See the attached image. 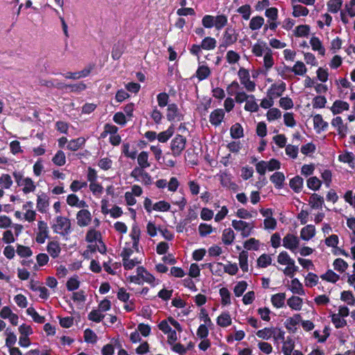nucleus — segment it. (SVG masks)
Returning a JSON list of instances; mask_svg holds the SVG:
<instances>
[{
	"mask_svg": "<svg viewBox=\"0 0 355 355\" xmlns=\"http://www.w3.org/2000/svg\"><path fill=\"white\" fill-rule=\"evenodd\" d=\"M101 311L98 310H92L89 314H88V320L95 322H100L102 321V320L104 318L105 315L100 312Z\"/></svg>",
	"mask_w": 355,
	"mask_h": 355,
	"instance_id": "nucleus-61",
	"label": "nucleus"
},
{
	"mask_svg": "<svg viewBox=\"0 0 355 355\" xmlns=\"http://www.w3.org/2000/svg\"><path fill=\"white\" fill-rule=\"evenodd\" d=\"M55 232H58V230H62L59 232L62 236H67L71 232V221L68 218L63 216L56 217V224L52 226Z\"/></svg>",
	"mask_w": 355,
	"mask_h": 355,
	"instance_id": "nucleus-1",
	"label": "nucleus"
},
{
	"mask_svg": "<svg viewBox=\"0 0 355 355\" xmlns=\"http://www.w3.org/2000/svg\"><path fill=\"white\" fill-rule=\"evenodd\" d=\"M315 234V226L313 225H308L304 227L300 232V237L304 241H309L312 239Z\"/></svg>",
	"mask_w": 355,
	"mask_h": 355,
	"instance_id": "nucleus-14",
	"label": "nucleus"
},
{
	"mask_svg": "<svg viewBox=\"0 0 355 355\" xmlns=\"http://www.w3.org/2000/svg\"><path fill=\"white\" fill-rule=\"evenodd\" d=\"M236 12L242 15L243 19L248 20L251 15V7L249 4H245L239 7Z\"/></svg>",
	"mask_w": 355,
	"mask_h": 355,
	"instance_id": "nucleus-57",
	"label": "nucleus"
},
{
	"mask_svg": "<svg viewBox=\"0 0 355 355\" xmlns=\"http://www.w3.org/2000/svg\"><path fill=\"white\" fill-rule=\"evenodd\" d=\"M235 238L234 232L231 228L225 229L222 235V241L225 245L232 243Z\"/></svg>",
	"mask_w": 355,
	"mask_h": 355,
	"instance_id": "nucleus-35",
	"label": "nucleus"
},
{
	"mask_svg": "<svg viewBox=\"0 0 355 355\" xmlns=\"http://www.w3.org/2000/svg\"><path fill=\"white\" fill-rule=\"evenodd\" d=\"M313 126L316 132L320 133L327 128L328 123L323 120L321 114H317L313 116Z\"/></svg>",
	"mask_w": 355,
	"mask_h": 355,
	"instance_id": "nucleus-13",
	"label": "nucleus"
},
{
	"mask_svg": "<svg viewBox=\"0 0 355 355\" xmlns=\"http://www.w3.org/2000/svg\"><path fill=\"white\" fill-rule=\"evenodd\" d=\"M340 300L346 302L348 305L355 304V297L351 291H344L340 294Z\"/></svg>",
	"mask_w": 355,
	"mask_h": 355,
	"instance_id": "nucleus-42",
	"label": "nucleus"
},
{
	"mask_svg": "<svg viewBox=\"0 0 355 355\" xmlns=\"http://www.w3.org/2000/svg\"><path fill=\"white\" fill-rule=\"evenodd\" d=\"M101 233L94 229L87 231L85 236V241L88 243H93L96 240H101Z\"/></svg>",
	"mask_w": 355,
	"mask_h": 355,
	"instance_id": "nucleus-53",
	"label": "nucleus"
},
{
	"mask_svg": "<svg viewBox=\"0 0 355 355\" xmlns=\"http://www.w3.org/2000/svg\"><path fill=\"white\" fill-rule=\"evenodd\" d=\"M342 4V0H329L327 2L328 11L331 13H336L340 9Z\"/></svg>",
	"mask_w": 355,
	"mask_h": 355,
	"instance_id": "nucleus-46",
	"label": "nucleus"
},
{
	"mask_svg": "<svg viewBox=\"0 0 355 355\" xmlns=\"http://www.w3.org/2000/svg\"><path fill=\"white\" fill-rule=\"evenodd\" d=\"M260 242L254 238H250L243 243V247L247 250H258L259 248Z\"/></svg>",
	"mask_w": 355,
	"mask_h": 355,
	"instance_id": "nucleus-39",
	"label": "nucleus"
},
{
	"mask_svg": "<svg viewBox=\"0 0 355 355\" xmlns=\"http://www.w3.org/2000/svg\"><path fill=\"white\" fill-rule=\"evenodd\" d=\"M309 14V10L304 6L299 4H293V16L295 17H305Z\"/></svg>",
	"mask_w": 355,
	"mask_h": 355,
	"instance_id": "nucleus-32",
	"label": "nucleus"
},
{
	"mask_svg": "<svg viewBox=\"0 0 355 355\" xmlns=\"http://www.w3.org/2000/svg\"><path fill=\"white\" fill-rule=\"evenodd\" d=\"M310 31L309 25H299L295 28V35L296 37H306Z\"/></svg>",
	"mask_w": 355,
	"mask_h": 355,
	"instance_id": "nucleus-54",
	"label": "nucleus"
},
{
	"mask_svg": "<svg viewBox=\"0 0 355 355\" xmlns=\"http://www.w3.org/2000/svg\"><path fill=\"white\" fill-rule=\"evenodd\" d=\"M286 89V83L284 82H282L281 84L279 85H277L276 84H272L268 91V95L279 97L282 95V93Z\"/></svg>",
	"mask_w": 355,
	"mask_h": 355,
	"instance_id": "nucleus-15",
	"label": "nucleus"
},
{
	"mask_svg": "<svg viewBox=\"0 0 355 355\" xmlns=\"http://www.w3.org/2000/svg\"><path fill=\"white\" fill-rule=\"evenodd\" d=\"M199 234L202 237H205L209 234H210L213 230L212 227L210 225L206 223H200L198 227Z\"/></svg>",
	"mask_w": 355,
	"mask_h": 355,
	"instance_id": "nucleus-63",
	"label": "nucleus"
},
{
	"mask_svg": "<svg viewBox=\"0 0 355 355\" xmlns=\"http://www.w3.org/2000/svg\"><path fill=\"white\" fill-rule=\"evenodd\" d=\"M327 103V99L324 96H317L312 101L313 107L315 109L323 108Z\"/></svg>",
	"mask_w": 355,
	"mask_h": 355,
	"instance_id": "nucleus-59",
	"label": "nucleus"
},
{
	"mask_svg": "<svg viewBox=\"0 0 355 355\" xmlns=\"http://www.w3.org/2000/svg\"><path fill=\"white\" fill-rule=\"evenodd\" d=\"M304 180L299 175H296L290 180L289 186L295 193H300L303 187Z\"/></svg>",
	"mask_w": 355,
	"mask_h": 355,
	"instance_id": "nucleus-16",
	"label": "nucleus"
},
{
	"mask_svg": "<svg viewBox=\"0 0 355 355\" xmlns=\"http://www.w3.org/2000/svg\"><path fill=\"white\" fill-rule=\"evenodd\" d=\"M331 322L336 329H340L347 325L346 320L344 318H341V317L336 313L331 315Z\"/></svg>",
	"mask_w": 355,
	"mask_h": 355,
	"instance_id": "nucleus-58",
	"label": "nucleus"
},
{
	"mask_svg": "<svg viewBox=\"0 0 355 355\" xmlns=\"http://www.w3.org/2000/svg\"><path fill=\"white\" fill-rule=\"evenodd\" d=\"M333 266L334 270L340 272H343L347 269L349 266L344 259L341 258H337L334 261Z\"/></svg>",
	"mask_w": 355,
	"mask_h": 355,
	"instance_id": "nucleus-43",
	"label": "nucleus"
},
{
	"mask_svg": "<svg viewBox=\"0 0 355 355\" xmlns=\"http://www.w3.org/2000/svg\"><path fill=\"white\" fill-rule=\"evenodd\" d=\"M338 159L340 162L348 164L352 168H354V161L355 159V157L353 153L346 152L344 154H340L338 155Z\"/></svg>",
	"mask_w": 355,
	"mask_h": 355,
	"instance_id": "nucleus-28",
	"label": "nucleus"
},
{
	"mask_svg": "<svg viewBox=\"0 0 355 355\" xmlns=\"http://www.w3.org/2000/svg\"><path fill=\"white\" fill-rule=\"evenodd\" d=\"M309 189L313 191H318L321 187L322 182L315 176L309 178L306 181Z\"/></svg>",
	"mask_w": 355,
	"mask_h": 355,
	"instance_id": "nucleus-48",
	"label": "nucleus"
},
{
	"mask_svg": "<svg viewBox=\"0 0 355 355\" xmlns=\"http://www.w3.org/2000/svg\"><path fill=\"white\" fill-rule=\"evenodd\" d=\"M232 225L236 231L241 232V235L243 238H247L251 235L252 232L254 227V225L252 223H247L242 220H233L232 222Z\"/></svg>",
	"mask_w": 355,
	"mask_h": 355,
	"instance_id": "nucleus-2",
	"label": "nucleus"
},
{
	"mask_svg": "<svg viewBox=\"0 0 355 355\" xmlns=\"http://www.w3.org/2000/svg\"><path fill=\"white\" fill-rule=\"evenodd\" d=\"M39 232L37 233L36 242L42 244L45 242L46 238L49 237V227L47 223L43 220L38 222Z\"/></svg>",
	"mask_w": 355,
	"mask_h": 355,
	"instance_id": "nucleus-8",
	"label": "nucleus"
},
{
	"mask_svg": "<svg viewBox=\"0 0 355 355\" xmlns=\"http://www.w3.org/2000/svg\"><path fill=\"white\" fill-rule=\"evenodd\" d=\"M248 251L242 250L239 253V261L240 268L244 272L248 271Z\"/></svg>",
	"mask_w": 355,
	"mask_h": 355,
	"instance_id": "nucleus-33",
	"label": "nucleus"
},
{
	"mask_svg": "<svg viewBox=\"0 0 355 355\" xmlns=\"http://www.w3.org/2000/svg\"><path fill=\"white\" fill-rule=\"evenodd\" d=\"M171 208V205L168 202L164 200H160L154 204L153 209L158 211H168Z\"/></svg>",
	"mask_w": 355,
	"mask_h": 355,
	"instance_id": "nucleus-60",
	"label": "nucleus"
},
{
	"mask_svg": "<svg viewBox=\"0 0 355 355\" xmlns=\"http://www.w3.org/2000/svg\"><path fill=\"white\" fill-rule=\"evenodd\" d=\"M284 69L286 70H288L289 71L293 72L295 75L297 76H304L307 71L305 64L302 61H297L294 66L292 67L284 65Z\"/></svg>",
	"mask_w": 355,
	"mask_h": 355,
	"instance_id": "nucleus-11",
	"label": "nucleus"
},
{
	"mask_svg": "<svg viewBox=\"0 0 355 355\" xmlns=\"http://www.w3.org/2000/svg\"><path fill=\"white\" fill-rule=\"evenodd\" d=\"M225 116V112L223 109H216L211 112L209 115V122L214 126L219 125Z\"/></svg>",
	"mask_w": 355,
	"mask_h": 355,
	"instance_id": "nucleus-10",
	"label": "nucleus"
},
{
	"mask_svg": "<svg viewBox=\"0 0 355 355\" xmlns=\"http://www.w3.org/2000/svg\"><path fill=\"white\" fill-rule=\"evenodd\" d=\"M77 225L80 227L87 226L92 220V215L89 210L82 209L76 214Z\"/></svg>",
	"mask_w": 355,
	"mask_h": 355,
	"instance_id": "nucleus-7",
	"label": "nucleus"
},
{
	"mask_svg": "<svg viewBox=\"0 0 355 355\" xmlns=\"http://www.w3.org/2000/svg\"><path fill=\"white\" fill-rule=\"evenodd\" d=\"M85 139L84 137H78L70 140L67 144V148L71 151H76L85 144Z\"/></svg>",
	"mask_w": 355,
	"mask_h": 355,
	"instance_id": "nucleus-22",
	"label": "nucleus"
},
{
	"mask_svg": "<svg viewBox=\"0 0 355 355\" xmlns=\"http://www.w3.org/2000/svg\"><path fill=\"white\" fill-rule=\"evenodd\" d=\"M349 105L340 100H336L334 102L333 105L331 107V111L334 114H338L342 113L343 111L349 110Z\"/></svg>",
	"mask_w": 355,
	"mask_h": 355,
	"instance_id": "nucleus-12",
	"label": "nucleus"
},
{
	"mask_svg": "<svg viewBox=\"0 0 355 355\" xmlns=\"http://www.w3.org/2000/svg\"><path fill=\"white\" fill-rule=\"evenodd\" d=\"M311 208L313 209H321L324 204V198L322 196L314 193H313L309 200Z\"/></svg>",
	"mask_w": 355,
	"mask_h": 355,
	"instance_id": "nucleus-21",
	"label": "nucleus"
},
{
	"mask_svg": "<svg viewBox=\"0 0 355 355\" xmlns=\"http://www.w3.org/2000/svg\"><path fill=\"white\" fill-rule=\"evenodd\" d=\"M174 134V127L171 125L165 131L159 132L157 135V139L161 143L166 142Z\"/></svg>",
	"mask_w": 355,
	"mask_h": 355,
	"instance_id": "nucleus-26",
	"label": "nucleus"
},
{
	"mask_svg": "<svg viewBox=\"0 0 355 355\" xmlns=\"http://www.w3.org/2000/svg\"><path fill=\"white\" fill-rule=\"evenodd\" d=\"M274 334H275L274 328L266 327L263 329L259 330L256 334L260 338H262L263 340H268L274 335Z\"/></svg>",
	"mask_w": 355,
	"mask_h": 355,
	"instance_id": "nucleus-44",
	"label": "nucleus"
},
{
	"mask_svg": "<svg viewBox=\"0 0 355 355\" xmlns=\"http://www.w3.org/2000/svg\"><path fill=\"white\" fill-rule=\"evenodd\" d=\"M227 24V17L225 15H219L214 17V26L217 30H221Z\"/></svg>",
	"mask_w": 355,
	"mask_h": 355,
	"instance_id": "nucleus-45",
	"label": "nucleus"
},
{
	"mask_svg": "<svg viewBox=\"0 0 355 355\" xmlns=\"http://www.w3.org/2000/svg\"><path fill=\"white\" fill-rule=\"evenodd\" d=\"M67 288L69 291H73L80 286V282L77 277H71L66 284Z\"/></svg>",
	"mask_w": 355,
	"mask_h": 355,
	"instance_id": "nucleus-64",
	"label": "nucleus"
},
{
	"mask_svg": "<svg viewBox=\"0 0 355 355\" xmlns=\"http://www.w3.org/2000/svg\"><path fill=\"white\" fill-rule=\"evenodd\" d=\"M47 252L53 258L58 257L61 248L58 241H50L46 247Z\"/></svg>",
	"mask_w": 355,
	"mask_h": 355,
	"instance_id": "nucleus-23",
	"label": "nucleus"
},
{
	"mask_svg": "<svg viewBox=\"0 0 355 355\" xmlns=\"http://www.w3.org/2000/svg\"><path fill=\"white\" fill-rule=\"evenodd\" d=\"M210 75L211 70L209 67L206 65H200L196 71V76L199 81L207 79Z\"/></svg>",
	"mask_w": 355,
	"mask_h": 355,
	"instance_id": "nucleus-18",
	"label": "nucleus"
},
{
	"mask_svg": "<svg viewBox=\"0 0 355 355\" xmlns=\"http://www.w3.org/2000/svg\"><path fill=\"white\" fill-rule=\"evenodd\" d=\"M318 277L316 274L309 272L305 277V286L312 288L318 284Z\"/></svg>",
	"mask_w": 355,
	"mask_h": 355,
	"instance_id": "nucleus-49",
	"label": "nucleus"
},
{
	"mask_svg": "<svg viewBox=\"0 0 355 355\" xmlns=\"http://www.w3.org/2000/svg\"><path fill=\"white\" fill-rule=\"evenodd\" d=\"M270 180L277 189H281L283 187L285 176L282 172H275L270 176Z\"/></svg>",
	"mask_w": 355,
	"mask_h": 355,
	"instance_id": "nucleus-20",
	"label": "nucleus"
},
{
	"mask_svg": "<svg viewBox=\"0 0 355 355\" xmlns=\"http://www.w3.org/2000/svg\"><path fill=\"white\" fill-rule=\"evenodd\" d=\"M52 162L56 166H64L66 163V156L64 153L61 150L57 151L55 155L52 158Z\"/></svg>",
	"mask_w": 355,
	"mask_h": 355,
	"instance_id": "nucleus-38",
	"label": "nucleus"
},
{
	"mask_svg": "<svg viewBox=\"0 0 355 355\" xmlns=\"http://www.w3.org/2000/svg\"><path fill=\"white\" fill-rule=\"evenodd\" d=\"M137 162L140 168L144 169L150 166L148 162V154L146 151L141 152L137 157Z\"/></svg>",
	"mask_w": 355,
	"mask_h": 355,
	"instance_id": "nucleus-34",
	"label": "nucleus"
},
{
	"mask_svg": "<svg viewBox=\"0 0 355 355\" xmlns=\"http://www.w3.org/2000/svg\"><path fill=\"white\" fill-rule=\"evenodd\" d=\"M16 252L20 257H29L33 254L31 249L28 246L18 244Z\"/></svg>",
	"mask_w": 355,
	"mask_h": 355,
	"instance_id": "nucleus-52",
	"label": "nucleus"
},
{
	"mask_svg": "<svg viewBox=\"0 0 355 355\" xmlns=\"http://www.w3.org/2000/svg\"><path fill=\"white\" fill-rule=\"evenodd\" d=\"M259 105L255 101V97L254 98H249L244 106V109L246 111L250 112H257L259 110Z\"/></svg>",
	"mask_w": 355,
	"mask_h": 355,
	"instance_id": "nucleus-55",
	"label": "nucleus"
},
{
	"mask_svg": "<svg viewBox=\"0 0 355 355\" xmlns=\"http://www.w3.org/2000/svg\"><path fill=\"white\" fill-rule=\"evenodd\" d=\"M266 116H267V119L269 121H272L279 119L282 116V113L279 109L273 107V108H270L268 111Z\"/></svg>",
	"mask_w": 355,
	"mask_h": 355,
	"instance_id": "nucleus-62",
	"label": "nucleus"
},
{
	"mask_svg": "<svg viewBox=\"0 0 355 355\" xmlns=\"http://www.w3.org/2000/svg\"><path fill=\"white\" fill-rule=\"evenodd\" d=\"M166 118L169 121H174L175 120L180 121L184 120V115L180 112L175 103H171L168 105Z\"/></svg>",
	"mask_w": 355,
	"mask_h": 355,
	"instance_id": "nucleus-4",
	"label": "nucleus"
},
{
	"mask_svg": "<svg viewBox=\"0 0 355 355\" xmlns=\"http://www.w3.org/2000/svg\"><path fill=\"white\" fill-rule=\"evenodd\" d=\"M230 135L233 139H240L243 137V128L242 125L236 123L230 128Z\"/></svg>",
	"mask_w": 355,
	"mask_h": 355,
	"instance_id": "nucleus-31",
	"label": "nucleus"
},
{
	"mask_svg": "<svg viewBox=\"0 0 355 355\" xmlns=\"http://www.w3.org/2000/svg\"><path fill=\"white\" fill-rule=\"evenodd\" d=\"M265 55L263 57V66L268 71L274 65L272 51L268 46H265Z\"/></svg>",
	"mask_w": 355,
	"mask_h": 355,
	"instance_id": "nucleus-17",
	"label": "nucleus"
},
{
	"mask_svg": "<svg viewBox=\"0 0 355 355\" xmlns=\"http://www.w3.org/2000/svg\"><path fill=\"white\" fill-rule=\"evenodd\" d=\"M238 36L239 35L236 33L235 29L232 27H228L223 34L222 42H223L226 46H230L237 41Z\"/></svg>",
	"mask_w": 355,
	"mask_h": 355,
	"instance_id": "nucleus-6",
	"label": "nucleus"
},
{
	"mask_svg": "<svg viewBox=\"0 0 355 355\" xmlns=\"http://www.w3.org/2000/svg\"><path fill=\"white\" fill-rule=\"evenodd\" d=\"M49 206V198L45 193H42L37 196V210L44 214L46 213L48 207Z\"/></svg>",
	"mask_w": 355,
	"mask_h": 355,
	"instance_id": "nucleus-9",
	"label": "nucleus"
},
{
	"mask_svg": "<svg viewBox=\"0 0 355 355\" xmlns=\"http://www.w3.org/2000/svg\"><path fill=\"white\" fill-rule=\"evenodd\" d=\"M298 238L292 234H287L283 239V246L294 252L299 246Z\"/></svg>",
	"mask_w": 355,
	"mask_h": 355,
	"instance_id": "nucleus-5",
	"label": "nucleus"
},
{
	"mask_svg": "<svg viewBox=\"0 0 355 355\" xmlns=\"http://www.w3.org/2000/svg\"><path fill=\"white\" fill-rule=\"evenodd\" d=\"M264 24V19L261 16L253 17L249 24V27L252 31L259 30Z\"/></svg>",
	"mask_w": 355,
	"mask_h": 355,
	"instance_id": "nucleus-37",
	"label": "nucleus"
},
{
	"mask_svg": "<svg viewBox=\"0 0 355 355\" xmlns=\"http://www.w3.org/2000/svg\"><path fill=\"white\" fill-rule=\"evenodd\" d=\"M216 323L221 327H227L232 324V318L229 312H223L216 319Z\"/></svg>",
	"mask_w": 355,
	"mask_h": 355,
	"instance_id": "nucleus-24",
	"label": "nucleus"
},
{
	"mask_svg": "<svg viewBox=\"0 0 355 355\" xmlns=\"http://www.w3.org/2000/svg\"><path fill=\"white\" fill-rule=\"evenodd\" d=\"M187 139L181 135H177L171 142V150L174 157L181 155L186 146Z\"/></svg>",
	"mask_w": 355,
	"mask_h": 355,
	"instance_id": "nucleus-3",
	"label": "nucleus"
},
{
	"mask_svg": "<svg viewBox=\"0 0 355 355\" xmlns=\"http://www.w3.org/2000/svg\"><path fill=\"white\" fill-rule=\"evenodd\" d=\"M23 185H24V187L22 189V191L24 193L33 192L36 189L34 182L30 178H26L23 180Z\"/></svg>",
	"mask_w": 355,
	"mask_h": 355,
	"instance_id": "nucleus-47",
	"label": "nucleus"
},
{
	"mask_svg": "<svg viewBox=\"0 0 355 355\" xmlns=\"http://www.w3.org/2000/svg\"><path fill=\"white\" fill-rule=\"evenodd\" d=\"M310 44L313 51H318L322 55L325 54V49L322 46L321 41L317 37H312L310 40Z\"/></svg>",
	"mask_w": 355,
	"mask_h": 355,
	"instance_id": "nucleus-29",
	"label": "nucleus"
},
{
	"mask_svg": "<svg viewBox=\"0 0 355 355\" xmlns=\"http://www.w3.org/2000/svg\"><path fill=\"white\" fill-rule=\"evenodd\" d=\"M290 290L293 294H298L300 295L305 294L302 284L299 281L297 278H294L291 280V286Z\"/></svg>",
	"mask_w": 355,
	"mask_h": 355,
	"instance_id": "nucleus-27",
	"label": "nucleus"
},
{
	"mask_svg": "<svg viewBox=\"0 0 355 355\" xmlns=\"http://www.w3.org/2000/svg\"><path fill=\"white\" fill-rule=\"evenodd\" d=\"M219 294L221 297V304L223 306H226L231 304V294L229 290L223 287L219 290Z\"/></svg>",
	"mask_w": 355,
	"mask_h": 355,
	"instance_id": "nucleus-41",
	"label": "nucleus"
},
{
	"mask_svg": "<svg viewBox=\"0 0 355 355\" xmlns=\"http://www.w3.org/2000/svg\"><path fill=\"white\" fill-rule=\"evenodd\" d=\"M200 46L204 50H213L216 46V40L211 37H205L201 42Z\"/></svg>",
	"mask_w": 355,
	"mask_h": 355,
	"instance_id": "nucleus-30",
	"label": "nucleus"
},
{
	"mask_svg": "<svg viewBox=\"0 0 355 355\" xmlns=\"http://www.w3.org/2000/svg\"><path fill=\"white\" fill-rule=\"evenodd\" d=\"M320 278L329 282L336 283L339 280L340 276L332 270L329 269L324 274L320 276Z\"/></svg>",
	"mask_w": 355,
	"mask_h": 355,
	"instance_id": "nucleus-36",
	"label": "nucleus"
},
{
	"mask_svg": "<svg viewBox=\"0 0 355 355\" xmlns=\"http://www.w3.org/2000/svg\"><path fill=\"white\" fill-rule=\"evenodd\" d=\"M248 284L245 281L239 282L234 288V293L236 297H241L245 291Z\"/></svg>",
	"mask_w": 355,
	"mask_h": 355,
	"instance_id": "nucleus-56",
	"label": "nucleus"
},
{
	"mask_svg": "<svg viewBox=\"0 0 355 355\" xmlns=\"http://www.w3.org/2000/svg\"><path fill=\"white\" fill-rule=\"evenodd\" d=\"M286 293H279L272 295L271 303L277 309L282 308L284 305Z\"/></svg>",
	"mask_w": 355,
	"mask_h": 355,
	"instance_id": "nucleus-25",
	"label": "nucleus"
},
{
	"mask_svg": "<svg viewBox=\"0 0 355 355\" xmlns=\"http://www.w3.org/2000/svg\"><path fill=\"white\" fill-rule=\"evenodd\" d=\"M302 299L298 296L293 295L287 300L288 306L293 310L300 311L302 306Z\"/></svg>",
	"mask_w": 355,
	"mask_h": 355,
	"instance_id": "nucleus-19",
	"label": "nucleus"
},
{
	"mask_svg": "<svg viewBox=\"0 0 355 355\" xmlns=\"http://www.w3.org/2000/svg\"><path fill=\"white\" fill-rule=\"evenodd\" d=\"M271 263L272 259L267 254H263L257 259V266L260 268H266L271 265Z\"/></svg>",
	"mask_w": 355,
	"mask_h": 355,
	"instance_id": "nucleus-51",
	"label": "nucleus"
},
{
	"mask_svg": "<svg viewBox=\"0 0 355 355\" xmlns=\"http://www.w3.org/2000/svg\"><path fill=\"white\" fill-rule=\"evenodd\" d=\"M300 314H295L293 317L287 318L285 321V327L288 330H291L293 327H295L301 321Z\"/></svg>",
	"mask_w": 355,
	"mask_h": 355,
	"instance_id": "nucleus-40",
	"label": "nucleus"
},
{
	"mask_svg": "<svg viewBox=\"0 0 355 355\" xmlns=\"http://www.w3.org/2000/svg\"><path fill=\"white\" fill-rule=\"evenodd\" d=\"M84 340L87 343L94 344L97 342V336L91 329H86L84 331Z\"/></svg>",
	"mask_w": 355,
	"mask_h": 355,
	"instance_id": "nucleus-50",
	"label": "nucleus"
}]
</instances>
